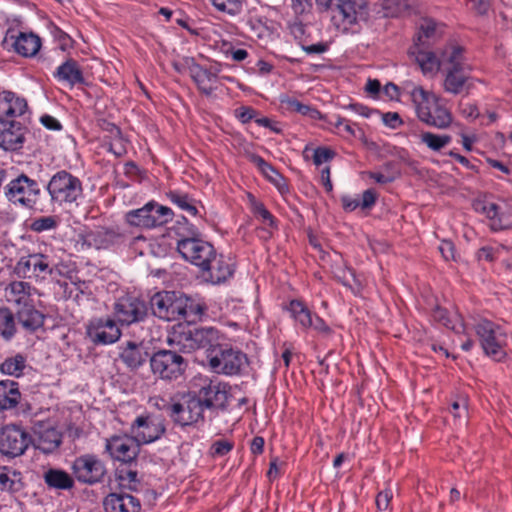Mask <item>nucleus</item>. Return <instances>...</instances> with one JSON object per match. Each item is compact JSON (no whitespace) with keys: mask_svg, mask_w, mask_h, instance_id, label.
<instances>
[{"mask_svg":"<svg viewBox=\"0 0 512 512\" xmlns=\"http://www.w3.org/2000/svg\"><path fill=\"white\" fill-rule=\"evenodd\" d=\"M154 205L155 207L153 208L152 214L156 217L157 221L163 218L159 224H164L172 220L173 212L169 207L160 205L155 201Z\"/></svg>","mask_w":512,"mask_h":512,"instance_id":"obj_53","label":"nucleus"},{"mask_svg":"<svg viewBox=\"0 0 512 512\" xmlns=\"http://www.w3.org/2000/svg\"><path fill=\"white\" fill-rule=\"evenodd\" d=\"M311 151L313 162L317 166H320L321 164L330 161L335 155V153L332 150L324 147H318Z\"/></svg>","mask_w":512,"mask_h":512,"instance_id":"obj_52","label":"nucleus"},{"mask_svg":"<svg viewBox=\"0 0 512 512\" xmlns=\"http://www.w3.org/2000/svg\"><path fill=\"white\" fill-rule=\"evenodd\" d=\"M150 366L155 376L162 380L172 381L183 375L187 364L184 358L175 351L159 350L151 356Z\"/></svg>","mask_w":512,"mask_h":512,"instance_id":"obj_6","label":"nucleus"},{"mask_svg":"<svg viewBox=\"0 0 512 512\" xmlns=\"http://www.w3.org/2000/svg\"><path fill=\"white\" fill-rule=\"evenodd\" d=\"M177 250L185 260L198 267L206 265L209 257H212L215 252L209 242L196 237L177 240Z\"/></svg>","mask_w":512,"mask_h":512,"instance_id":"obj_11","label":"nucleus"},{"mask_svg":"<svg viewBox=\"0 0 512 512\" xmlns=\"http://www.w3.org/2000/svg\"><path fill=\"white\" fill-rule=\"evenodd\" d=\"M411 54L415 57L416 62L424 73L437 71L439 66L442 65V58L438 59L434 53L422 50L420 46L415 45Z\"/></svg>","mask_w":512,"mask_h":512,"instance_id":"obj_35","label":"nucleus"},{"mask_svg":"<svg viewBox=\"0 0 512 512\" xmlns=\"http://www.w3.org/2000/svg\"><path fill=\"white\" fill-rule=\"evenodd\" d=\"M343 285L349 287L354 294L360 293L362 289V284L359 279L356 277L355 273L351 269H347L343 272V276L341 277Z\"/></svg>","mask_w":512,"mask_h":512,"instance_id":"obj_51","label":"nucleus"},{"mask_svg":"<svg viewBox=\"0 0 512 512\" xmlns=\"http://www.w3.org/2000/svg\"><path fill=\"white\" fill-rule=\"evenodd\" d=\"M30 443V435L17 425H6L0 431V453L7 457L23 455Z\"/></svg>","mask_w":512,"mask_h":512,"instance_id":"obj_10","label":"nucleus"},{"mask_svg":"<svg viewBox=\"0 0 512 512\" xmlns=\"http://www.w3.org/2000/svg\"><path fill=\"white\" fill-rule=\"evenodd\" d=\"M2 46L7 51H13L24 57L34 56L41 47L40 38L33 33H24L15 29H9L2 41Z\"/></svg>","mask_w":512,"mask_h":512,"instance_id":"obj_12","label":"nucleus"},{"mask_svg":"<svg viewBox=\"0 0 512 512\" xmlns=\"http://www.w3.org/2000/svg\"><path fill=\"white\" fill-rule=\"evenodd\" d=\"M22 488L19 472L8 467H0V490L15 492Z\"/></svg>","mask_w":512,"mask_h":512,"instance_id":"obj_38","label":"nucleus"},{"mask_svg":"<svg viewBox=\"0 0 512 512\" xmlns=\"http://www.w3.org/2000/svg\"><path fill=\"white\" fill-rule=\"evenodd\" d=\"M118 479L120 481V485L129 490L136 491L139 488L140 481L138 479V474L136 471L122 469L118 473Z\"/></svg>","mask_w":512,"mask_h":512,"instance_id":"obj_46","label":"nucleus"},{"mask_svg":"<svg viewBox=\"0 0 512 512\" xmlns=\"http://www.w3.org/2000/svg\"><path fill=\"white\" fill-rule=\"evenodd\" d=\"M439 250L445 260L454 258V246L450 241H443L439 246Z\"/></svg>","mask_w":512,"mask_h":512,"instance_id":"obj_64","label":"nucleus"},{"mask_svg":"<svg viewBox=\"0 0 512 512\" xmlns=\"http://www.w3.org/2000/svg\"><path fill=\"white\" fill-rule=\"evenodd\" d=\"M361 201V209H367L374 205L376 201V192L373 189H367L359 194Z\"/></svg>","mask_w":512,"mask_h":512,"instance_id":"obj_60","label":"nucleus"},{"mask_svg":"<svg viewBox=\"0 0 512 512\" xmlns=\"http://www.w3.org/2000/svg\"><path fill=\"white\" fill-rule=\"evenodd\" d=\"M45 483L55 489H70L73 487L74 481L72 477L63 470L49 469L44 474Z\"/></svg>","mask_w":512,"mask_h":512,"instance_id":"obj_36","label":"nucleus"},{"mask_svg":"<svg viewBox=\"0 0 512 512\" xmlns=\"http://www.w3.org/2000/svg\"><path fill=\"white\" fill-rule=\"evenodd\" d=\"M169 344L174 345L175 348L184 353H190L198 349L194 340L193 329L175 331L169 338Z\"/></svg>","mask_w":512,"mask_h":512,"instance_id":"obj_34","label":"nucleus"},{"mask_svg":"<svg viewBox=\"0 0 512 512\" xmlns=\"http://www.w3.org/2000/svg\"><path fill=\"white\" fill-rule=\"evenodd\" d=\"M475 331L486 355L497 361L505 356L503 346L506 335L500 326L487 319H481L475 324Z\"/></svg>","mask_w":512,"mask_h":512,"instance_id":"obj_8","label":"nucleus"},{"mask_svg":"<svg viewBox=\"0 0 512 512\" xmlns=\"http://www.w3.org/2000/svg\"><path fill=\"white\" fill-rule=\"evenodd\" d=\"M235 115L242 123H247L255 117L256 111L251 107L241 106L235 110Z\"/></svg>","mask_w":512,"mask_h":512,"instance_id":"obj_57","label":"nucleus"},{"mask_svg":"<svg viewBox=\"0 0 512 512\" xmlns=\"http://www.w3.org/2000/svg\"><path fill=\"white\" fill-rule=\"evenodd\" d=\"M105 512H140V501L129 494L111 493L103 501Z\"/></svg>","mask_w":512,"mask_h":512,"instance_id":"obj_24","label":"nucleus"},{"mask_svg":"<svg viewBox=\"0 0 512 512\" xmlns=\"http://www.w3.org/2000/svg\"><path fill=\"white\" fill-rule=\"evenodd\" d=\"M31 291L32 288L29 283L13 281L5 287L4 297L8 303L13 304L18 310L32 304Z\"/></svg>","mask_w":512,"mask_h":512,"instance_id":"obj_25","label":"nucleus"},{"mask_svg":"<svg viewBox=\"0 0 512 512\" xmlns=\"http://www.w3.org/2000/svg\"><path fill=\"white\" fill-rule=\"evenodd\" d=\"M248 363L246 355L239 349L223 345L213 350L209 356V365L216 373L235 375Z\"/></svg>","mask_w":512,"mask_h":512,"instance_id":"obj_5","label":"nucleus"},{"mask_svg":"<svg viewBox=\"0 0 512 512\" xmlns=\"http://www.w3.org/2000/svg\"><path fill=\"white\" fill-rule=\"evenodd\" d=\"M154 207V201H150L146 203L142 208L128 212L126 215L127 223L138 224L136 222V220H138V222H144L145 224H157V219L152 214Z\"/></svg>","mask_w":512,"mask_h":512,"instance_id":"obj_39","label":"nucleus"},{"mask_svg":"<svg viewBox=\"0 0 512 512\" xmlns=\"http://www.w3.org/2000/svg\"><path fill=\"white\" fill-rule=\"evenodd\" d=\"M207 261L206 265H201L199 268L207 273L209 280L212 283L218 284L226 281L233 274L232 264L223 255H217L216 251L212 257Z\"/></svg>","mask_w":512,"mask_h":512,"instance_id":"obj_23","label":"nucleus"},{"mask_svg":"<svg viewBox=\"0 0 512 512\" xmlns=\"http://www.w3.org/2000/svg\"><path fill=\"white\" fill-rule=\"evenodd\" d=\"M442 65L446 69L443 87L448 93L459 94L469 79V66L464 62L463 50L450 46L442 53Z\"/></svg>","mask_w":512,"mask_h":512,"instance_id":"obj_2","label":"nucleus"},{"mask_svg":"<svg viewBox=\"0 0 512 512\" xmlns=\"http://www.w3.org/2000/svg\"><path fill=\"white\" fill-rule=\"evenodd\" d=\"M292 8L296 14H304L311 11V0H292Z\"/></svg>","mask_w":512,"mask_h":512,"instance_id":"obj_62","label":"nucleus"},{"mask_svg":"<svg viewBox=\"0 0 512 512\" xmlns=\"http://www.w3.org/2000/svg\"><path fill=\"white\" fill-rule=\"evenodd\" d=\"M73 472L80 482L94 484L103 479L106 468L99 458L87 454L74 461Z\"/></svg>","mask_w":512,"mask_h":512,"instance_id":"obj_15","label":"nucleus"},{"mask_svg":"<svg viewBox=\"0 0 512 512\" xmlns=\"http://www.w3.org/2000/svg\"><path fill=\"white\" fill-rule=\"evenodd\" d=\"M413 0H384V8L390 11L391 15L400 14L408 10Z\"/></svg>","mask_w":512,"mask_h":512,"instance_id":"obj_50","label":"nucleus"},{"mask_svg":"<svg viewBox=\"0 0 512 512\" xmlns=\"http://www.w3.org/2000/svg\"><path fill=\"white\" fill-rule=\"evenodd\" d=\"M450 413L456 420L465 422L468 417L467 399L464 396L457 397L451 404Z\"/></svg>","mask_w":512,"mask_h":512,"instance_id":"obj_48","label":"nucleus"},{"mask_svg":"<svg viewBox=\"0 0 512 512\" xmlns=\"http://www.w3.org/2000/svg\"><path fill=\"white\" fill-rule=\"evenodd\" d=\"M40 122L49 130H60L62 128L61 123L51 115H43L40 118Z\"/></svg>","mask_w":512,"mask_h":512,"instance_id":"obj_63","label":"nucleus"},{"mask_svg":"<svg viewBox=\"0 0 512 512\" xmlns=\"http://www.w3.org/2000/svg\"><path fill=\"white\" fill-rule=\"evenodd\" d=\"M130 432L139 445L150 444L161 438L165 432V426L160 417L142 415L134 420Z\"/></svg>","mask_w":512,"mask_h":512,"instance_id":"obj_13","label":"nucleus"},{"mask_svg":"<svg viewBox=\"0 0 512 512\" xmlns=\"http://www.w3.org/2000/svg\"><path fill=\"white\" fill-rule=\"evenodd\" d=\"M148 352L141 344L127 342L121 349L120 358L130 369L135 370L141 367L148 358Z\"/></svg>","mask_w":512,"mask_h":512,"instance_id":"obj_27","label":"nucleus"},{"mask_svg":"<svg viewBox=\"0 0 512 512\" xmlns=\"http://www.w3.org/2000/svg\"><path fill=\"white\" fill-rule=\"evenodd\" d=\"M40 195V187L36 180L25 174L19 175L5 186V196L11 203L22 207H33Z\"/></svg>","mask_w":512,"mask_h":512,"instance_id":"obj_9","label":"nucleus"},{"mask_svg":"<svg viewBox=\"0 0 512 512\" xmlns=\"http://www.w3.org/2000/svg\"><path fill=\"white\" fill-rule=\"evenodd\" d=\"M15 331L13 314L8 309H0V335L9 340L14 336Z\"/></svg>","mask_w":512,"mask_h":512,"instance_id":"obj_44","label":"nucleus"},{"mask_svg":"<svg viewBox=\"0 0 512 512\" xmlns=\"http://www.w3.org/2000/svg\"><path fill=\"white\" fill-rule=\"evenodd\" d=\"M25 134L26 128L20 122L13 120L0 122V147L7 151L21 149Z\"/></svg>","mask_w":512,"mask_h":512,"instance_id":"obj_21","label":"nucleus"},{"mask_svg":"<svg viewBox=\"0 0 512 512\" xmlns=\"http://www.w3.org/2000/svg\"><path fill=\"white\" fill-rule=\"evenodd\" d=\"M196 398L201 400L203 409L224 408L228 399L227 384L216 380H208L200 388Z\"/></svg>","mask_w":512,"mask_h":512,"instance_id":"obj_19","label":"nucleus"},{"mask_svg":"<svg viewBox=\"0 0 512 512\" xmlns=\"http://www.w3.org/2000/svg\"><path fill=\"white\" fill-rule=\"evenodd\" d=\"M382 120L386 126L393 129L397 128L402 124L399 114L395 112H388L383 114Z\"/></svg>","mask_w":512,"mask_h":512,"instance_id":"obj_61","label":"nucleus"},{"mask_svg":"<svg viewBox=\"0 0 512 512\" xmlns=\"http://www.w3.org/2000/svg\"><path fill=\"white\" fill-rule=\"evenodd\" d=\"M17 319L25 330L32 332L43 325L44 317L33 307V304H30L28 307L17 310Z\"/></svg>","mask_w":512,"mask_h":512,"instance_id":"obj_32","label":"nucleus"},{"mask_svg":"<svg viewBox=\"0 0 512 512\" xmlns=\"http://www.w3.org/2000/svg\"><path fill=\"white\" fill-rule=\"evenodd\" d=\"M341 202H342L343 208L346 211H354L357 208H361V201H360L359 194L354 195V196H349V195L343 196L341 199Z\"/></svg>","mask_w":512,"mask_h":512,"instance_id":"obj_58","label":"nucleus"},{"mask_svg":"<svg viewBox=\"0 0 512 512\" xmlns=\"http://www.w3.org/2000/svg\"><path fill=\"white\" fill-rule=\"evenodd\" d=\"M8 99L11 107V109H8V118L22 116L26 112L28 106L24 98L16 96L12 92V97H8Z\"/></svg>","mask_w":512,"mask_h":512,"instance_id":"obj_49","label":"nucleus"},{"mask_svg":"<svg viewBox=\"0 0 512 512\" xmlns=\"http://www.w3.org/2000/svg\"><path fill=\"white\" fill-rule=\"evenodd\" d=\"M435 321L441 323L445 327L455 331L456 333H463L465 325L460 315L454 314L453 317L443 308H436L433 312Z\"/></svg>","mask_w":512,"mask_h":512,"instance_id":"obj_37","label":"nucleus"},{"mask_svg":"<svg viewBox=\"0 0 512 512\" xmlns=\"http://www.w3.org/2000/svg\"><path fill=\"white\" fill-rule=\"evenodd\" d=\"M233 448V444L226 440L216 441L212 447L211 451L214 456H224L231 451Z\"/></svg>","mask_w":512,"mask_h":512,"instance_id":"obj_56","label":"nucleus"},{"mask_svg":"<svg viewBox=\"0 0 512 512\" xmlns=\"http://www.w3.org/2000/svg\"><path fill=\"white\" fill-rule=\"evenodd\" d=\"M212 5L221 12L229 15H236L242 9V0H210Z\"/></svg>","mask_w":512,"mask_h":512,"instance_id":"obj_47","label":"nucleus"},{"mask_svg":"<svg viewBox=\"0 0 512 512\" xmlns=\"http://www.w3.org/2000/svg\"><path fill=\"white\" fill-rule=\"evenodd\" d=\"M169 415L173 421L181 426L191 425L203 418L201 400L196 396H187L182 402L169 406Z\"/></svg>","mask_w":512,"mask_h":512,"instance_id":"obj_14","label":"nucleus"},{"mask_svg":"<svg viewBox=\"0 0 512 512\" xmlns=\"http://www.w3.org/2000/svg\"><path fill=\"white\" fill-rule=\"evenodd\" d=\"M139 443L131 434L114 435L106 440V450L110 456L121 462H132L139 453Z\"/></svg>","mask_w":512,"mask_h":512,"instance_id":"obj_18","label":"nucleus"},{"mask_svg":"<svg viewBox=\"0 0 512 512\" xmlns=\"http://www.w3.org/2000/svg\"><path fill=\"white\" fill-rule=\"evenodd\" d=\"M62 442L60 432L53 427L40 426L35 429L34 446L45 454L56 451Z\"/></svg>","mask_w":512,"mask_h":512,"instance_id":"obj_26","label":"nucleus"},{"mask_svg":"<svg viewBox=\"0 0 512 512\" xmlns=\"http://www.w3.org/2000/svg\"><path fill=\"white\" fill-rule=\"evenodd\" d=\"M205 307L201 303H196L187 297V305L185 309V317L187 316H200L204 313Z\"/></svg>","mask_w":512,"mask_h":512,"instance_id":"obj_59","label":"nucleus"},{"mask_svg":"<svg viewBox=\"0 0 512 512\" xmlns=\"http://www.w3.org/2000/svg\"><path fill=\"white\" fill-rule=\"evenodd\" d=\"M8 97H12V92H0V122L8 121V109H11Z\"/></svg>","mask_w":512,"mask_h":512,"instance_id":"obj_54","label":"nucleus"},{"mask_svg":"<svg viewBox=\"0 0 512 512\" xmlns=\"http://www.w3.org/2000/svg\"><path fill=\"white\" fill-rule=\"evenodd\" d=\"M193 331L198 349H212L213 351L220 346L222 336L214 327H200Z\"/></svg>","mask_w":512,"mask_h":512,"instance_id":"obj_30","label":"nucleus"},{"mask_svg":"<svg viewBox=\"0 0 512 512\" xmlns=\"http://www.w3.org/2000/svg\"><path fill=\"white\" fill-rule=\"evenodd\" d=\"M168 197L172 203L177 205L180 209L186 211L190 215H196L197 208L193 204L192 199L187 194L170 192Z\"/></svg>","mask_w":512,"mask_h":512,"instance_id":"obj_45","label":"nucleus"},{"mask_svg":"<svg viewBox=\"0 0 512 512\" xmlns=\"http://www.w3.org/2000/svg\"><path fill=\"white\" fill-rule=\"evenodd\" d=\"M393 497V492L391 489H385L378 493L376 497V506L379 510H387L390 504V501Z\"/></svg>","mask_w":512,"mask_h":512,"instance_id":"obj_55","label":"nucleus"},{"mask_svg":"<svg viewBox=\"0 0 512 512\" xmlns=\"http://www.w3.org/2000/svg\"><path fill=\"white\" fill-rule=\"evenodd\" d=\"M54 77L60 82H66L70 86L84 83V77L78 63L68 59L62 63L54 73Z\"/></svg>","mask_w":512,"mask_h":512,"instance_id":"obj_29","label":"nucleus"},{"mask_svg":"<svg viewBox=\"0 0 512 512\" xmlns=\"http://www.w3.org/2000/svg\"><path fill=\"white\" fill-rule=\"evenodd\" d=\"M218 68L207 69L190 60L189 73L199 91L206 96H210L216 89L219 81Z\"/></svg>","mask_w":512,"mask_h":512,"instance_id":"obj_22","label":"nucleus"},{"mask_svg":"<svg viewBox=\"0 0 512 512\" xmlns=\"http://www.w3.org/2000/svg\"><path fill=\"white\" fill-rule=\"evenodd\" d=\"M332 24L335 28L347 33L368 16V3L366 0H333Z\"/></svg>","mask_w":512,"mask_h":512,"instance_id":"obj_3","label":"nucleus"},{"mask_svg":"<svg viewBox=\"0 0 512 512\" xmlns=\"http://www.w3.org/2000/svg\"><path fill=\"white\" fill-rule=\"evenodd\" d=\"M289 312L294 320L304 329L312 325V314L310 310L299 300H292L289 304Z\"/></svg>","mask_w":512,"mask_h":512,"instance_id":"obj_40","label":"nucleus"},{"mask_svg":"<svg viewBox=\"0 0 512 512\" xmlns=\"http://www.w3.org/2000/svg\"><path fill=\"white\" fill-rule=\"evenodd\" d=\"M151 310L155 316L166 321L185 318L187 296L174 291H161L150 300Z\"/></svg>","mask_w":512,"mask_h":512,"instance_id":"obj_4","label":"nucleus"},{"mask_svg":"<svg viewBox=\"0 0 512 512\" xmlns=\"http://www.w3.org/2000/svg\"><path fill=\"white\" fill-rule=\"evenodd\" d=\"M25 367V357L21 354H17L13 357L5 359V361L0 365V371L3 374L19 377L23 374Z\"/></svg>","mask_w":512,"mask_h":512,"instance_id":"obj_43","label":"nucleus"},{"mask_svg":"<svg viewBox=\"0 0 512 512\" xmlns=\"http://www.w3.org/2000/svg\"><path fill=\"white\" fill-rule=\"evenodd\" d=\"M403 94L413 103L417 118L422 123L437 129L451 125L452 113L436 95L410 81L403 84Z\"/></svg>","mask_w":512,"mask_h":512,"instance_id":"obj_1","label":"nucleus"},{"mask_svg":"<svg viewBox=\"0 0 512 512\" xmlns=\"http://www.w3.org/2000/svg\"><path fill=\"white\" fill-rule=\"evenodd\" d=\"M114 313L121 324L131 325L144 320L147 315V308L142 300L126 296L115 303Z\"/></svg>","mask_w":512,"mask_h":512,"instance_id":"obj_17","label":"nucleus"},{"mask_svg":"<svg viewBox=\"0 0 512 512\" xmlns=\"http://www.w3.org/2000/svg\"><path fill=\"white\" fill-rule=\"evenodd\" d=\"M422 144H425L430 150L438 152L450 144L452 137L447 134L439 135L432 132H422L419 134Z\"/></svg>","mask_w":512,"mask_h":512,"instance_id":"obj_42","label":"nucleus"},{"mask_svg":"<svg viewBox=\"0 0 512 512\" xmlns=\"http://www.w3.org/2000/svg\"><path fill=\"white\" fill-rule=\"evenodd\" d=\"M279 101L284 109L290 112H297L301 115H307L315 118L318 111L309 105L299 102L297 99L288 95H280Z\"/></svg>","mask_w":512,"mask_h":512,"instance_id":"obj_41","label":"nucleus"},{"mask_svg":"<svg viewBox=\"0 0 512 512\" xmlns=\"http://www.w3.org/2000/svg\"><path fill=\"white\" fill-rule=\"evenodd\" d=\"M249 160L255 164L261 173L274 184L280 193L284 194L288 191V184L286 179L269 163H267L262 157L256 154H250Z\"/></svg>","mask_w":512,"mask_h":512,"instance_id":"obj_28","label":"nucleus"},{"mask_svg":"<svg viewBox=\"0 0 512 512\" xmlns=\"http://www.w3.org/2000/svg\"><path fill=\"white\" fill-rule=\"evenodd\" d=\"M15 273L23 278L44 279L52 274V267L47 256L31 254L20 258L15 266Z\"/></svg>","mask_w":512,"mask_h":512,"instance_id":"obj_16","label":"nucleus"},{"mask_svg":"<svg viewBox=\"0 0 512 512\" xmlns=\"http://www.w3.org/2000/svg\"><path fill=\"white\" fill-rule=\"evenodd\" d=\"M21 394L18 384L11 380L0 381V409L7 410L17 406Z\"/></svg>","mask_w":512,"mask_h":512,"instance_id":"obj_31","label":"nucleus"},{"mask_svg":"<svg viewBox=\"0 0 512 512\" xmlns=\"http://www.w3.org/2000/svg\"><path fill=\"white\" fill-rule=\"evenodd\" d=\"M442 33V26L432 19H423L419 26L416 46L429 45L430 41L438 38Z\"/></svg>","mask_w":512,"mask_h":512,"instance_id":"obj_33","label":"nucleus"},{"mask_svg":"<svg viewBox=\"0 0 512 512\" xmlns=\"http://www.w3.org/2000/svg\"><path fill=\"white\" fill-rule=\"evenodd\" d=\"M87 334L94 343L112 344L120 338L121 331L113 320L97 318L90 321Z\"/></svg>","mask_w":512,"mask_h":512,"instance_id":"obj_20","label":"nucleus"},{"mask_svg":"<svg viewBox=\"0 0 512 512\" xmlns=\"http://www.w3.org/2000/svg\"><path fill=\"white\" fill-rule=\"evenodd\" d=\"M47 189L51 198L61 203H74L83 194L81 181L65 170L52 176Z\"/></svg>","mask_w":512,"mask_h":512,"instance_id":"obj_7","label":"nucleus"}]
</instances>
